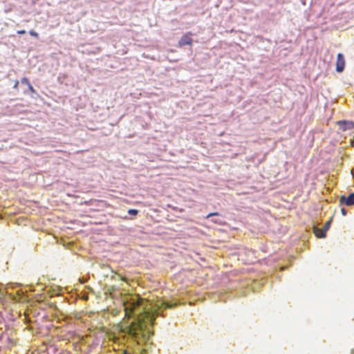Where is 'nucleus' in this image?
<instances>
[{
  "instance_id": "f257e3e1",
  "label": "nucleus",
  "mask_w": 354,
  "mask_h": 354,
  "mask_svg": "<svg viewBox=\"0 0 354 354\" xmlns=\"http://www.w3.org/2000/svg\"><path fill=\"white\" fill-rule=\"evenodd\" d=\"M175 304H174V306ZM125 315L136 317V322H133L128 328V333L136 340L138 344L147 342L151 335L149 326L153 324L155 317L158 315V310L161 308H170L173 304L160 301L153 307L145 299L137 296L130 297L124 303Z\"/></svg>"
},
{
  "instance_id": "f03ea898",
  "label": "nucleus",
  "mask_w": 354,
  "mask_h": 354,
  "mask_svg": "<svg viewBox=\"0 0 354 354\" xmlns=\"http://www.w3.org/2000/svg\"><path fill=\"white\" fill-rule=\"evenodd\" d=\"M331 223H315L313 226V233L317 238H324Z\"/></svg>"
},
{
  "instance_id": "7ed1b4c3",
  "label": "nucleus",
  "mask_w": 354,
  "mask_h": 354,
  "mask_svg": "<svg viewBox=\"0 0 354 354\" xmlns=\"http://www.w3.org/2000/svg\"><path fill=\"white\" fill-rule=\"evenodd\" d=\"M192 36V32H188L184 34L178 41V46L181 48L185 45H192L193 42Z\"/></svg>"
},
{
  "instance_id": "20e7f679",
  "label": "nucleus",
  "mask_w": 354,
  "mask_h": 354,
  "mask_svg": "<svg viewBox=\"0 0 354 354\" xmlns=\"http://www.w3.org/2000/svg\"><path fill=\"white\" fill-rule=\"evenodd\" d=\"M335 66L336 71L338 73H342L344 69L345 59L342 53L337 54Z\"/></svg>"
},
{
  "instance_id": "39448f33",
  "label": "nucleus",
  "mask_w": 354,
  "mask_h": 354,
  "mask_svg": "<svg viewBox=\"0 0 354 354\" xmlns=\"http://www.w3.org/2000/svg\"><path fill=\"white\" fill-rule=\"evenodd\" d=\"M339 203L342 205H346L348 206L354 205V193L349 194L348 196H341L339 198Z\"/></svg>"
},
{
  "instance_id": "423d86ee",
  "label": "nucleus",
  "mask_w": 354,
  "mask_h": 354,
  "mask_svg": "<svg viewBox=\"0 0 354 354\" xmlns=\"http://www.w3.org/2000/svg\"><path fill=\"white\" fill-rule=\"evenodd\" d=\"M338 124L342 131L350 130L354 128V122L342 120L338 122Z\"/></svg>"
},
{
  "instance_id": "0eeeda50",
  "label": "nucleus",
  "mask_w": 354,
  "mask_h": 354,
  "mask_svg": "<svg viewBox=\"0 0 354 354\" xmlns=\"http://www.w3.org/2000/svg\"><path fill=\"white\" fill-rule=\"evenodd\" d=\"M29 33H30V35L31 36H32V37H34L35 38H38L39 37V34L37 32H35V30H30Z\"/></svg>"
},
{
  "instance_id": "6e6552de",
  "label": "nucleus",
  "mask_w": 354,
  "mask_h": 354,
  "mask_svg": "<svg viewBox=\"0 0 354 354\" xmlns=\"http://www.w3.org/2000/svg\"><path fill=\"white\" fill-rule=\"evenodd\" d=\"M21 82L22 84H26L27 86L29 85L30 83L28 80V79L27 77H23L21 80Z\"/></svg>"
},
{
  "instance_id": "1a4fd4ad",
  "label": "nucleus",
  "mask_w": 354,
  "mask_h": 354,
  "mask_svg": "<svg viewBox=\"0 0 354 354\" xmlns=\"http://www.w3.org/2000/svg\"><path fill=\"white\" fill-rule=\"evenodd\" d=\"M128 214L131 215H136L138 214V210L131 209L128 211Z\"/></svg>"
},
{
  "instance_id": "9d476101",
  "label": "nucleus",
  "mask_w": 354,
  "mask_h": 354,
  "mask_svg": "<svg viewBox=\"0 0 354 354\" xmlns=\"http://www.w3.org/2000/svg\"><path fill=\"white\" fill-rule=\"evenodd\" d=\"M28 87L29 91H30L32 93H35V88H33V86L31 85V84H30L29 85H28Z\"/></svg>"
},
{
  "instance_id": "9b49d317",
  "label": "nucleus",
  "mask_w": 354,
  "mask_h": 354,
  "mask_svg": "<svg viewBox=\"0 0 354 354\" xmlns=\"http://www.w3.org/2000/svg\"><path fill=\"white\" fill-rule=\"evenodd\" d=\"M218 212H214V213H210L209 214H207L206 216H205V218H209L210 216H218Z\"/></svg>"
},
{
  "instance_id": "f8f14e48",
  "label": "nucleus",
  "mask_w": 354,
  "mask_h": 354,
  "mask_svg": "<svg viewBox=\"0 0 354 354\" xmlns=\"http://www.w3.org/2000/svg\"><path fill=\"white\" fill-rule=\"evenodd\" d=\"M17 33L19 35H24L26 33V30H20L17 31Z\"/></svg>"
},
{
  "instance_id": "ddd939ff",
  "label": "nucleus",
  "mask_w": 354,
  "mask_h": 354,
  "mask_svg": "<svg viewBox=\"0 0 354 354\" xmlns=\"http://www.w3.org/2000/svg\"><path fill=\"white\" fill-rule=\"evenodd\" d=\"M18 85H19V81H18V80H17V81H15V82L14 88H18Z\"/></svg>"
},
{
  "instance_id": "4468645a",
  "label": "nucleus",
  "mask_w": 354,
  "mask_h": 354,
  "mask_svg": "<svg viewBox=\"0 0 354 354\" xmlns=\"http://www.w3.org/2000/svg\"><path fill=\"white\" fill-rule=\"evenodd\" d=\"M341 212H342V214L343 215H346V210L344 208H342V209H341Z\"/></svg>"
},
{
  "instance_id": "2eb2a0df",
  "label": "nucleus",
  "mask_w": 354,
  "mask_h": 354,
  "mask_svg": "<svg viewBox=\"0 0 354 354\" xmlns=\"http://www.w3.org/2000/svg\"><path fill=\"white\" fill-rule=\"evenodd\" d=\"M351 144L352 147H354V136H353V140H351Z\"/></svg>"
},
{
  "instance_id": "dca6fc26",
  "label": "nucleus",
  "mask_w": 354,
  "mask_h": 354,
  "mask_svg": "<svg viewBox=\"0 0 354 354\" xmlns=\"http://www.w3.org/2000/svg\"><path fill=\"white\" fill-rule=\"evenodd\" d=\"M351 172H352V174H353V178H354V173L353 172V171H352Z\"/></svg>"
}]
</instances>
